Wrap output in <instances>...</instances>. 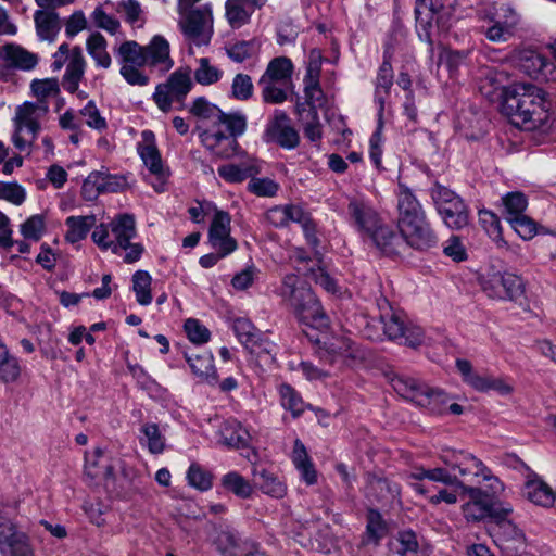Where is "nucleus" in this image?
I'll return each instance as SVG.
<instances>
[{
  "label": "nucleus",
  "mask_w": 556,
  "mask_h": 556,
  "mask_svg": "<svg viewBox=\"0 0 556 556\" xmlns=\"http://www.w3.org/2000/svg\"><path fill=\"white\" fill-rule=\"evenodd\" d=\"M502 112L525 130L548 131L556 125V111L548 94L532 84H516L506 89Z\"/></svg>",
  "instance_id": "obj_1"
},
{
  "label": "nucleus",
  "mask_w": 556,
  "mask_h": 556,
  "mask_svg": "<svg viewBox=\"0 0 556 556\" xmlns=\"http://www.w3.org/2000/svg\"><path fill=\"white\" fill-rule=\"evenodd\" d=\"M440 459L459 473L460 480L457 486L468 495L469 501H489L490 495L503 490L502 482L492 475L481 459L471 453L445 448Z\"/></svg>",
  "instance_id": "obj_2"
},
{
  "label": "nucleus",
  "mask_w": 556,
  "mask_h": 556,
  "mask_svg": "<svg viewBox=\"0 0 556 556\" xmlns=\"http://www.w3.org/2000/svg\"><path fill=\"white\" fill-rule=\"evenodd\" d=\"M348 214L351 225L363 237L369 239L372 244L384 255L393 256L402 252L403 240L399 233L384 223L380 213L364 198L350 199Z\"/></svg>",
  "instance_id": "obj_3"
},
{
  "label": "nucleus",
  "mask_w": 556,
  "mask_h": 556,
  "mask_svg": "<svg viewBox=\"0 0 556 556\" xmlns=\"http://www.w3.org/2000/svg\"><path fill=\"white\" fill-rule=\"evenodd\" d=\"M279 294L301 323L316 328L328 326V317L316 295L309 287L300 282L298 276L287 275Z\"/></svg>",
  "instance_id": "obj_4"
},
{
  "label": "nucleus",
  "mask_w": 556,
  "mask_h": 556,
  "mask_svg": "<svg viewBox=\"0 0 556 556\" xmlns=\"http://www.w3.org/2000/svg\"><path fill=\"white\" fill-rule=\"evenodd\" d=\"M390 382L397 394L426 408L430 414L441 415L447 409L450 397L440 389H433L405 375H394Z\"/></svg>",
  "instance_id": "obj_5"
},
{
  "label": "nucleus",
  "mask_w": 556,
  "mask_h": 556,
  "mask_svg": "<svg viewBox=\"0 0 556 556\" xmlns=\"http://www.w3.org/2000/svg\"><path fill=\"white\" fill-rule=\"evenodd\" d=\"M190 5L179 4V26L190 43L195 46L207 45L213 34L212 11L207 8L189 10Z\"/></svg>",
  "instance_id": "obj_6"
},
{
  "label": "nucleus",
  "mask_w": 556,
  "mask_h": 556,
  "mask_svg": "<svg viewBox=\"0 0 556 556\" xmlns=\"http://www.w3.org/2000/svg\"><path fill=\"white\" fill-rule=\"evenodd\" d=\"M482 291L495 300L518 301L525 295L526 286L522 278L508 271H493L480 278Z\"/></svg>",
  "instance_id": "obj_7"
},
{
  "label": "nucleus",
  "mask_w": 556,
  "mask_h": 556,
  "mask_svg": "<svg viewBox=\"0 0 556 556\" xmlns=\"http://www.w3.org/2000/svg\"><path fill=\"white\" fill-rule=\"evenodd\" d=\"M316 354L324 364L338 368L352 366L364 357L359 348L346 337L328 339L318 346Z\"/></svg>",
  "instance_id": "obj_8"
},
{
  "label": "nucleus",
  "mask_w": 556,
  "mask_h": 556,
  "mask_svg": "<svg viewBox=\"0 0 556 556\" xmlns=\"http://www.w3.org/2000/svg\"><path fill=\"white\" fill-rule=\"evenodd\" d=\"M481 31L492 42L509 40L519 23L516 11L509 7H502L495 13L481 17Z\"/></svg>",
  "instance_id": "obj_9"
},
{
  "label": "nucleus",
  "mask_w": 556,
  "mask_h": 556,
  "mask_svg": "<svg viewBox=\"0 0 556 556\" xmlns=\"http://www.w3.org/2000/svg\"><path fill=\"white\" fill-rule=\"evenodd\" d=\"M263 139L267 143H276L279 147L292 150L300 143V136L292 126L288 114L281 110H275L266 124Z\"/></svg>",
  "instance_id": "obj_10"
},
{
  "label": "nucleus",
  "mask_w": 556,
  "mask_h": 556,
  "mask_svg": "<svg viewBox=\"0 0 556 556\" xmlns=\"http://www.w3.org/2000/svg\"><path fill=\"white\" fill-rule=\"evenodd\" d=\"M495 544L507 556H520L527 549L526 536L511 521L500 519L492 527Z\"/></svg>",
  "instance_id": "obj_11"
},
{
  "label": "nucleus",
  "mask_w": 556,
  "mask_h": 556,
  "mask_svg": "<svg viewBox=\"0 0 556 556\" xmlns=\"http://www.w3.org/2000/svg\"><path fill=\"white\" fill-rule=\"evenodd\" d=\"M0 554L2 556H33L27 535L18 531L8 518L0 516Z\"/></svg>",
  "instance_id": "obj_12"
},
{
  "label": "nucleus",
  "mask_w": 556,
  "mask_h": 556,
  "mask_svg": "<svg viewBox=\"0 0 556 556\" xmlns=\"http://www.w3.org/2000/svg\"><path fill=\"white\" fill-rule=\"evenodd\" d=\"M230 215L216 211L208 229V242L222 256H227L237 249L236 240L230 236Z\"/></svg>",
  "instance_id": "obj_13"
},
{
  "label": "nucleus",
  "mask_w": 556,
  "mask_h": 556,
  "mask_svg": "<svg viewBox=\"0 0 556 556\" xmlns=\"http://www.w3.org/2000/svg\"><path fill=\"white\" fill-rule=\"evenodd\" d=\"M49 112L48 103L24 102L15 109L14 125L17 132L27 130L31 140L36 139L41 128V121Z\"/></svg>",
  "instance_id": "obj_14"
},
{
  "label": "nucleus",
  "mask_w": 556,
  "mask_h": 556,
  "mask_svg": "<svg viewBox=\"0 0 556 556\" xmlns=\"http://www.w3.org/2000/svg\"><path fill=\"white\" fill-rule=\"evenodd\" d=\"M399 237L403 240L404 247H412L419 251H426L437 245L438 238L426 218L420 222L407 225L399 229Z\"/></svg>",
  "instance_id": "obj_15"
},
{
  "label": "nucleus",
  "mask_w": 556,
  "mask_h": 556,
  "mask_svg": "<svg viewBox=\"0 0 556 556\" xmlns=\"http://www.w3.org/2000/svg\"><path fill=\"white\" fill-rule=\"evenodd\" d=\"M0 60L2 71H24L34 70L38 64V55L25 48L8 43L0 50Z\"/></svg>",
  "instance_id": "obj_16"
},
{
  "label": "nucleus",
  "mask_w": 556,
  "mask_h": 556,
  "mask_svg": "<svg viewBox=\"0 0 556 556\" xmlns=\"http://www.w3.org/2000/svg\"><path fill=\"white\" fill-rule=\"evenodd\" d=\"M514 62L521 72L534 79H547L553 66L543 54L532 49L517 51Z\"/></svg>",
  "instance_id": "obj_17"
},
{
  "label": "nucleus",
  "mask_w": 556,
  "mask_h": 556,
  "mask_svg": "<svg viewBox=\"0 0 556 556\" xmlns=\"http://www.w3.org/2000/svg\"><path fill=\"white\" fill-rule=\"evenodd\" d=\"M115 463L116 459L97 447L92 452L85 453V475L91 481L103 479L109 482L113 479Z\"/></svg>",
  "instance_id": "obj_18"
},
{
  "label": "nucleus",
  "mask_w": 556,
  "mask_h": 556,
  "mask_svg": "<svg viewBox=\"0 0 556 556\" xmlns=\"http://www.w3.org/2000/svg\"><path fill=\"white\" fill-rule=\"evenodd\" d=\"M399 229L426 218V213L410 189L399 185L397 193Z\"/></svg>",
  "instance_id": "obj_19"
},
{
  "label": "nucleus",
  "mask_w": 556,
  "mask_h": 556,
  "mask_svg": "<svg viewBox=\"0 0 556 556\" xmlns=\"http://www.w3.org/2000/svg\"><path fill=\"white\" fill-rule=\"evenodd\" d=\"M456 9V0H433L428 5V11L425 13L429 25H419L425 31L426 37L430 41V29L432 28L433 22L441 30H447L451 26L452 20L454 18Z\"/></svg>",
  "instance_id": "obj_20"
},
{
  "label": "nucleus",
  "mask_w": 556,
  "mask_h": 556,
  "mask_svg": "<svg viewBox=\"0 0 556 556\" xmlns=\"http://www.w3.org/2000/svg\"><path fill=\"white\" fill-rule=\"evenodd\" d=\"M218 125L213 126L212 129L203 130L200 134L201 142L206 149L219 157H230L238 149V141L229 134H224Z\"/></svg>",
  "instance_id": "obj_21"
},
{
  "label": "nucleus",
  "mask_w": 556,
  "mask_h": 556,
  "mask_svg": "<svg viewBox=\"0 0 556 556\" xmlns=\"http://www.w3.org/2000/svg\"><path fill=\"white\" fill-rule=\"evenodd\" d=\"M109 226L112 235L113 253L119 254L121 247L137 236L135 217L127 213L119 214L109 223Z\"/></svg>",
  "instance_id": "obj_22"
},
{
  "label": "nucleus",
  "mask_w": 556,
  "mask_h": 556,
  "mask_svg": "<svg viewBox=\"0 0 556 556\" xmlns=\"http://www.w3.org/2000/svg\"><path fill=\"white\" fill-rule=\"evenodd\" d=\"M146 65L155 67L162 73L168 72L174 66L169 55V43L162 36H154L146 46Z\"/></svg>",
  "instance_id": "obj_23"
},
{
  "label": "nucleus",
  "mask_w": 556,
  "mask_h": 556,
  "mask_svg": "<svg viewBox=\"0 0 556 556\" xmlns=\"http://www.w3.org/2000/svg\"><path fill=\"white\" fill-rule=\"evenodd\" d=\"M260 172V162L253 157H247L239 163L225 164L218 167V175L230 184H239L248 178H253Z\"/></svg>",
  "instance_id": "obj_24"
},
{
  "label": "nucleus",
  "mask_w": 556,
  "mask_h": 556,
  "mask_svg": "<svg viewBox=\"0 0 556 556\" xmlns=\"http://www.w3.org/2000/svg\"><path fill=\"white\" fill-rule=\"evenodd\" d=\"M86 60L80 47L76 46L71 49L70 62L62 78V86L65 91L75 93L78 90L79 83L84 78L86 70Z\"/></svg>",
  "instance_id": "obj_25"
},
{
  "label": "nucleus",
  "mask_w": 556,
  "mask_h": 556,
  "mask_svg": "<svg viewBox=\"0 0 556 556\" xmlns=\"http://www.w3.org/2000/svg\"><path fill=\"white\" fill-rule=\"evenodd\" d=\"M394 74L393 67L390 62V55L388 51L384 52V59L382 64L379 66L376 79H375V101L378 103V114L379 117H382L386 100L390 94L391 88L393 86Z\"/></svg>",
  "instance_id": "obj_26"
},
{
  "label": "nucleus",
  "mask_w": 556,
  "mask_h": 556,
  "mask_svg": "<svg viewBox=\"0 0 556 556\" xmlns=\"http://www.w3.org/2000/svg\"><path fill=\"white\" fill-rule=\"evenodd\" d=\"M36 34L42 41L53 42L61 30L59 14L53 10H37L34 13Z\"/></svg>",
  "instance_id": "obj_27"
},
{
  "label": "nucleus",
  "mask_w": 556,
  "mask_h": 556,
  "mask_svg": "<svg viewBox=\"0 0 556 556\" xmlns=\"http://www.w3.org/2000/svg\"><path fill=\"white\" fill-rule=\"evenodd\" d=\"M143 142L138 146V152L144 165L157 177L164 176L161 154L155 144L154 134L150 130L142 132Z\"/></svg>",
  "instance_id": "obj_28"
},
{
  "label": "nucleus",
  "mask_w": 556,
  "mask_h": 556,
  "mask_svg": "<svg viewBox=\"0 0 556 556\" xmlns=\"http://www.w3.org/2000/svg\"><path fill=\"white\" fill-rule=\"evenodd\" d=\"M219 442L231 448H243L250 443L249 432L235 419L226 420L219 428Z\"/></svg>",
  "instance_id": "obj_29"
},
{
  "label": "nucleus",
  "mask_w": 556,
  "mask_h": 556,
  "mask_svg": "<svg viewBox=\"0 0 556 556\" xmlns=\"http://www.w3.org/2000/svg\"><path fill=\"white\" fill-rule=\"evenodd\" d=\"M523 495L533 504L549 507L555 502V491L542 479L535 477L525 483Z\"/></svg>",
  "instance_id": "obj_30"
},
{
  "label": "nucleus",
  "mask_w": 556,
  "mask_h": 556,
  "mask_svg": "<svg viewBox=\"0 0 556 556\" xmlns=\"http://www.w3.org/2000/svg\"><path fill=\"white\" fill-rule=\"evenodd\" d=\"M287 226L289 223H298L302 226L308 244L317 247L319 243L318 238L315 233V224L311 217V214L306 212L302 205L299 204H286Z\"/></svg>",
  "instance_id": "obj_31"
},
{
  "label": "nucleus",
  "mask_w": 556,
  "mask_h": 556,
  "mask_svg": "<svg viewBox=\"0 0 556 556\" xmlns=\"http://www.w3.org/2000/svg\"><path fill=\"white\" fill-rule=\"evenodd\" d=\"M164 84L173 93V98H175L176 102L182 104L187 94L193 87V81L191 79V68L180 67L176 70L169 75L168 79Z\"/></svg>",
  "instance_id": "obj_32"
},
{
  "label": "nucleus",
  "mask_w": 556,
  "mask_h": 556,
  "mask_svg": "<svg viewBox=\"0 0 556 556\" xmlns=\"http://www.w3.org/2000/svg\"><path fill=\"white\" fill-rule=\"evenodd\" d=\"M293 64L287 56L274 58L268 64L264 74L260 77L274 83L289 85L292 74Z\"/></svg>",
  "instance_id": "obj_33"
},
{
  "label": "nucleus",
  "mask_w": 556,
  "mask_h": 556,
  "mask_svg": "<svg viewBox=\"0 0 556 556\" xmlns=\"http://www.w3.org/2000/svg\"><path fill=\"white\" fill-rule=\"evenodd\" d=\"M292 460L295 468L301 472L302 479L308 485L315 484L317 482V472L304 444L299 439L294 442Z\"/></svg>",
  "instance_id": "obj_34"
},
{
  "label": "nucleus",
  "mask_w": 556,
  "mask_h": 556,
  "mask_svg": "<svg viewBox=\"0 0 556 556\" xmlns=\"http://www.w3.org/2000/svg\"><path fill=\"white\" fill-rule=\"evenodd\" d=\"M187 362L194 375L210 384L217 382V374L214 367V358L210 354H187Z\"/></svg>",
  "instance_id": "obj_35"
},
{
  "label": "nucleus",
  "mask_w": 556,
  "mask_h": 556,
  "mask_svg": "<svg viewBox=\"0 0 556 556\" xmlns=\"http://www.w3.org/2000/svg\"><path fill=\"white\" fill-rule=\"evenodd\" d=\"M94 215L70 216L65 220L67 231L65 239L71 243H76L86 238L89 230L96 225Z\"/></svg>",
  "instance_id": "obj_36"
},
{
  "label": "nucleus",
  "mask_w": 556,
  "mask_h": 556,
  "mask_svg": "<svg viewBox=\"0 0 556 556\" xmlns=\"http://www.w3.org/2000/svg\"><path fill=\"white\" fill-rule=\"evenodd\" d=\"M319 77V66L313 67L309 65L307 68L306 76L304 78L305 81V100L306 103L311 106V110H316L317 106H321L324 103V93L318 83Z\"/></svg>",
  "instance_id": "obj_37"
},
{
  "label": "nucleus",
  "mask_w": 556,
  "mask_h": 556,
  "mask_svg": "<svg viewBox=\"0 0 556 556\" xmlns=\"http://www.w3.org/2000/svg\"><path fill=\"white\" fill-rule=\"evenodd\" d=\"M439 213L445 225L452 229H460L468 224V211L462 199L444 205Z\"/></svg>",
  "instance_id": "obj_38"
},
{
  "label": "nucleus",
  "mask_w": 556,
  "mask_h": 556,
  "mask_svg": "<svg viewBox=\"0 0 556 556\" xmlns=\"http://www.w3.org/2000/svg\"><path fill=\"white\" fill-rule=\"evenodd\" d=\"M106 40L100 33L91 34L86 41L88 54L98 66L103 68H109L112 64V59L106 50Z\"/></svg>",
  "instance_id": "obj_39"
},
{
  "label": "nucleus",
  "mask_w": 556,
  "mask_h": 556,
  "mask_svg": "<svg viewBox=\"0 0 556 556\" xmlns=\"http://www.w3.org/2000/svg\"><path fill=\"white\" fill-rule=\"evenodd\" d=\"M456 368L460 372L464 382L478 392H488L491 377L490 375H480L473 370L471 363L467 359H457Z\"/></svg>",
  "instance_id": "obj_40"
},
{
  "label": "nucleus",
  "mask_w": 556,
  "mask_h": 556,
  "mask_svg": "<svg viewBox=\"0 0 556 556\" xmlns=\"http://www.w3.org/2000/svg\"><path fill=\"white\" fill-rule=\"evenodd\" d=\"M255 484L267 495L281 498L286 495V485L273 473L265 469L261 471L254 470Z\"/></svg>",
  "instance_id": "obj_41"
},
{
  "label": "nucleus",
  "mask_w": 556,
  "mask_h": 556,
  "mask_svg": "<svg viewBox=\"0 0 556 556\" xmlns=\"http://www.w3.org/2000/svg\"><path fill=\"white\" fill-rule=\"evenodd\" d=\"M222 486L240 498H250L253 494L252 484L237 471H230L220 479Z\"/></svg>",
  "instance_id": "obj_42"
},
{
  "label": "nucleus",
  "mask_w": 556,
  "mask_h": 556,
  "mask_svg": "<svg viewBox=\"0 0 556 556\" xmlns=\"http://www.w3.org/2000/svg\"><path fill=\"white\" fill-rule=\"evenodd\" d=\"M117 54L121 58L122 65H146V46H140L134 40L123 42L117 50Z\"/></svg>",
  "instance_id": "obj_43"
},
{
  "label": "nucleus",
  "mask_w": 556,
  "mask_h": 556,
  "mask_svg": "<svg viewBox=\"0 0 556 556\" xmlns=\"http://www.w3.org/2000/svg\"><path fill=\"white\" fill-rule=\"evenodd\" d=\"M194 79L202 86H211L218 83L223 77V71L213 65L208 58H200L198 66L193 72Z\"/></svg>",
  "instance_id": "obj_44"
},
{
  "label": "nucleus",
  "mask_w": 556,
  "mask_h": 556,
  "mask_svg": "<svg viewBox=\"0 0 556 556\" xmlns=\"http://www.w3.org/2000/svg\"><path fill=\"white\" fill-rule=\"evenodd\" d=\"M258 86L261 88L262 100L268 104H280L283 103L288 98L287 87L281 83H274L263 78L258 79Z\"/></svg>",
  "instance_id": "obj_45"
},
{
  "label": "nucleus",
  "mask_w": 556,
  "mask_h": 556,
  "mask_svg": "<svg viewBox=\"0 0 556 556\" xmlns=\"http://www.w3.org/2000/svg\"><path fill=\"white\" fill-rule=\"evenodd\" d=\"M152 277L146 270H137L132 276V290L140 305L147 306L152 302Z\"/></svg>",
  "instance_id": "obj_46"
},
{
  "label": "nucleus",
  "mask_w": 556,
  "mask_h": 556,
  "mask_svg": "<svg viewBox=\"0 0 556 556\" xmlns=\"http://www.w3.org/2000/svg\"><path fill=\"white\" fill-rule=\"evenodd\" d=\"M225 8L226 18L232 28H240L249 22L251 12L244 0H227Z\"/></svg>",
  "instance_id": "obj_47"
},
{
  "label": "nucleus",
  "mask_w": 556,
  "mask_h": 556,
  "mask_svg": "<svg viewBox=\"0 0 556 556\" xmlns=\"http://www.w3.org/2000/svg\"><path fill=\"white\" fill-rule=\"evenodd\" d=\"M232 329L239 341L249 350L255 351L256 338L260 336L253 324L245 318H237L233 321Z\"/></svg>",
  "instance_id": "obj_48"
},
{
  "label": "nucleus",
  "mask_w": 556,
  "mask_h": 556,
  "mask_svg": "<svg viewBox=\"0 0 556 556\" xmlns=\"http://www.w3.org/2000/svg\"><path fill=\"white\" fill-rule=\"evenodd\" d=\"M189 113L199 119H213L216 125L222 110L205 97L195 98L188 109Z\"/></svg>",
  "instance_id": "obj_49"
},
{
  "label": "nucleus",
  "mask_w": 556,
  "mask_h": 556,
  "mask_svg": "<svg viewBox=\"0 0 556 556\" xmlns=\"http://www.w3.org/2000/svg\"><path fill=\"white\" fill-rule=\"evenodd\" d=\"M381 323L383 324V331L391 340H400L404 336L406 323L400 313L386 312L380 315Z\"/></svg>",
  "instance_id": "obj_50"
},
{
  "label": "nucleus",
  "mask_w": 556,
  "mask_h": 556,
  "mask_svg": "<svg viewBox=\"0 0 556 556\" xmlns=\"http://www.w3.org/2000/svg\"><path fill=\"white\" fill-rule=\"evenodd\" d=\"M33 94L37 98L36 103H47V100L60 93V84L56 78L34 79L30 84Z\"/></svg>",
  "instance_id": "obj_51"
},
{
  "label": "nucleus",
  "mask_w": 556,
  "mask_h": 556,
  "mask_svg": "<svg viewBox=\"0 0 556 556\" xmlns=\"http://www.w3.org/2000/svg\"><path fill=\"white\" fill-rule=\"evenodd\" d=\"M247 116L241 112L224 113L222 111L216 125H225L228 134L237 139L247 129Z\"/></svg>",
  "instance_id": "obj_52"
},
{
  "label": "nucleus",
  "mask_w": 556,
  "mask_h": 556,
  "mask_svg": "<svg viewBox=\"0 0 556 556\" xmlns=\"http://www.w3.org/2000/svg\"><path fill=\"white\" fill-rule=\"evenodd\" d=\"M504 213L507 220L514 219L525 215L523 212L527 208L528 201L521 192H510L502 198Z\"/></svg>",
  "instance_id": "obj_53"
},
{
  "label": "nucleus",
  "mask_w": 556,
  "mask_h": 556,
  "mask_svg": "<svg viewBox=\"0 0 556 556\" xmlns=\"http://www.w3.org/2000/svg\"><path fill=\"white\" fill-rule=\"evenodd\" d=\"M387 525L379 511L369 509L367 513L366 534L367 541L378 544V542L387 534Z\"/></svg>",
  "instance_id": "obj_54"
},
{
  "label": "nucleus",
  "mask_w": 556,
  "mask_h": 556,
  "mask_svg": "<svg viewBox=\"0 0 556 556\" xmlns=\"http://www.w3.org/2000/svg\"><path fill=\"white\" fill-rule=\"evenodd\" d=\"M147 447L152 454H161L165 448V438L156 424H146L141 427Z\"/></svg>",
  "instance_id": "obj_55"
},
{
  "label": "nucleus",
  "mask_w": 556,
  "mask_h": 556,
  "mask_svg": "<svg viewBox=\"0 0 556 556\" xmlns=\"http://www.w3.org/2000/svg\"><path fill=\"white\" fill-rule=\"evenodd\" d=\"M279 394L282 407L290 410L294 417L304 412V402L292 387L289 384L280 386Z\"/></svg>",
  "instance_id": "obj_56"
},
{
  "label": "nucleus",
  "mask_w": 556,
  "mask_h": 556,
  "mask_svg": "<svg viewBox=\"0 0 556 556\" xmlns=\"http://www.w3.org/2000/svg\"><path fill=\"white\" fill-rule=\"evenodd\" d=\"M21 365L15 356L10 351L7 355L0 357V381L3 383L15 382L21 376Z\"/></svg>",
  "instance_id": "obj_57"
},
{
  "label": "nucleus",
  "mask_w": 556,
  "mask_h": 556,
  "mask_svg": "<svg viewBox=\"0 0 556 556\" xmlns=\"http://www.w3.org/2000/svg\"><path fill=\"white\" fill-rule=\"evenodd\" d=\"M254 92L252 78L248 74H237L231 83V97L239 101L249 100Z\"/></svg>",
  "instance_id": "obj_58"
},
{
  "label": "nucleus",
  "mask_w": 556,
  "mask_h": 556,
  "mask_svg": "<svg viewBox=\"0 0 556 556\" xmlns=\"http://www.w3.org/2000/svg\"><path fill=\"white\" fill-rule=\"evenodd\" d=\"M464 517L468 521H479L486 516H493V510L490 506V501H468L462 506Z\"/></svg>",
  "instance_id": "obj_59"
},
{
  "label": "nucleus",
  "mask_w": 556,
  "mask_h": 556,
  "mask_svg": "<svg viewBox=\"0 0 556 556\" xmlns=\"http://www.w3.org/2000/svg\"><path fill=\"white\" fill-rule=\"evenodd\" d=\"M257 48L254 40L237 41L226 48L227 55L237 63H242L253 55Z\"/></svg>",
  "instance_id": "obj_60"
},
{
  "label": "nucleus",
  "mask_w": 556,
  "mask_h": 556,
  "mask_svg": "<svg viewBox=\"0 0 556 556\" xmlns=\"http://www.w3.org/2000/svg\"><path fill=\"white\" fill-rule=\"evenodd\" d=\"M42 215H33L21 225V233L26 240L39 241L45 232Z\"/></svg>",
  "instance_id": "obj_61"
},
{
  "label": "nucleus",
  "mask_w": 556,
  "mask_h": 556,
  "mask_svg": "<svg viewBox=\"0 0 556 556\" xmlns=\"http://www.w3.org/2000/svg\"><path fill=\"white\" fill-rule=\"evenodd\" d=\"M212 475L198 464H191L187 472L189 484L201 491H206L212 486Z\"/></svg>",
  "instance_id": "obj_62"
},
{
  "label": "nucleus",
  "mask_w": 556,
  "mask_h": 556,
  "mask_svg": "<svg viewBox=\"0 0 556 556\" xmlns=\"http://www.w3.org/2000/svg\"><path fill=\"white\" fill-rule=\"evenodd\" d=\"M188 339L195 344L208 342L211 332L198 319L189 318L184 325Z\"/></svg>",
  "instance_id": "obj_63"
},
{
  "label": "nucleus",
  "mask_w": 556,
  "mask_h": 556,
  "mask_svg": "<svg viewBox=\"0 0 556 556\" xmlns=\"http://www.w3.org/2000/svg\"><path fill=\"white\" fill-rule=\"evenodd\" d=\"M397 554L400 556H419L418 542L416 534L412 531H403L399 533Z\"/></svg>",
  "instance_id": "obj_64"
}]
</instances>
